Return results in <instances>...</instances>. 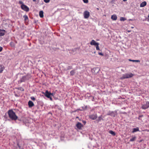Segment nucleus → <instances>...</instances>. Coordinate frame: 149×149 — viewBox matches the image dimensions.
I'll return each mask as SVG.
<instances>
[{
	"mask_svg": "<svg viewBox=\"0 0 149 149\" xmlns=\"http://www.w3.org/2000/svg\"><path fill=\"white\" fill-rule=\"evenodd\" d=\"M102 118L101 116H100L98 118V119H97V120L98 121H100Z\"/></svg>",
	"mask_w": 149,
	"mask_h": 149,
	"instance_id": "c756f323",
	"label": "nucleus"
},
{
	"mask_svg": "<svg viewBox=\"0 0 149 149\" xmlns=\"http://www.w3.org/2000/svg\"><path fill=\"white\" fill-rule=\"evenodd\" d=\"M97 116L96 114L91 115L89 116V118L93 120H95L97 118Z\"/></svg>",
	"mask_w": 149,
	"mask_h": 149,
	"instance_id": "1a4fd4ad",
	"label": "nucleus"
},
{
	"mask_svg": "<svg viewBox=\"0 0 149 149\" xmlns=\"http://www.w3.org/2000/svg\"><path fill=\"white\" fill-rule=\"evenodd\" d=\"M72 68V66H68L67 68V70H69L71 69Z\"/></svg>",
	"mask_w": 149,
	"mask_h": 149,
	"instance_id": "c85d7f7f",
	"label": "nucleus"
},
{
	"mask_svg": "<svg viewBox=\"0 0 149 149\" xmlns=\"http://www.w3.org/2000/svg\"><path fill=\"white\" fill-rule=\"evenodd\" d=\"M146 2L144 1L141 3L140 4V7H143L146 5Z\"/></svg>",
	"mask_w": 149,
	"mask_h": 149,
	"instance_id": "2eb2a0df",
	"label": "nucleus"
},
{
	"mask_svg": "<svg viewBox=\"0 0 149 149\" xmlns=\"http://www.w3.org/2000/svg\"><path fill=\"white\" fill-rule=\"evenodd\" d=\"M33 2H35L36 1V0H33Z\"/></svg>",
	"mask_w": 149,
	"mask_h": 149,
	"instance_id": "a18cd8bd",
	"label": "nucleus"
},
{
	"mask_svg": "<svg viewBox=\"0 0 149 149\" xmlns=\"http://www.w3.org/2000/svg\"><path fill=\"white\" fill-rule=\"evenodd\" d=\"M23 17L24 18V20L25 21H26L28 19V17L27 15H25L23 16Z\"/></svg>",
	"mask_w": 149,
	"mask_h": 149,
	"instance_id": "5701e85b",
	"label": "nucleus"
},
{
	"mask_svg": "<svg viewBox=\"0 0 149 149\" xmlns=\"http://www.w3.org/2000/svg\"><path fill=\"white\" fill-rule=\"evenodd\" d=\"M116 113V111H109L107 113V115L110 116H112L115 117Z\"/></svg>",
	"mask_w": 149,
	"mask_h": 149,
	"instance_id": "423d86ee",
	"label": "nucleus"
},
{
	"mask_svg": "<svg viewBox=\"0 0 149 149\" xmlns=\"http://www.w3.org/2000/svg\"><path fill=\"white\" fill-rule=\"evenodd\" d=\"M84 17L85 19L88 18L90 15L89 13L87 11H85L84 13Z\"/></svg>",
	"mask_w": 149,
	"mask_h": 149,
	"instance_id": "6e6552de",
	"label": "nucleus"
},
{
	"mask_svg": "<svg viewBox=\"0 0 149 149\" xmlns=\"http://www.w3.org/2000/svg\"><path fill=\"white\" fill-rule=\"evenodd\" d=\"M43 94L45 96L48 98H50V97L51 96V93L50 92H49L47 90L46 91L45 93H43Z\"/></svg>",
	"mask_w": 149,
	"mask_h": 149,
	"instance_id": "0eeeda50",
	"label": "nucleus"
},
{
	"mask_svg": "<svg viewBox=\"0 0 149 149\" xmlns=\"http://www.w3.org/2000/svg\"><path fill=\"white\" fill-rule=\"evenodd\" d=\"M90 44L92 45L96 46V45H99V44L98 42H97L96 41L93 40H92L90 43Z\"/></svg>",
	"mask_w": 149,
	"mask_h": 149,
	"instance_id": "9b49d317",
	"label": "nucleus"
},
{
	"mask_svg": "<svg viewBox=\"0 0 149 149\" xmlns=\"http://www.w3.org/2000/svg\"><path fill=\"white\" fill-rule=\"evenodd\" d=\"M10 45L11 47H14V44L13 42H11L10 43Z\"/></svg>",
	"mask_w": 149,
	"mask_h": 149,
	"instance_id": "bb28decb",
	"label": "nucleus"
},
{
	"mask_svg": "<svg viewBox=\"0 0 149 149\" xmlns=\"http://www.w3.org/2000/svg\"><path fill=\"white\" fill-rule=\"evenodd\" d=\"M19 3L20 4H22H22H24L23 3V2L21 1H19Z\"/></svg>",
	"mask_w": 149,
	"mask_h": 149,
	"instance_id": "4c0bfd02",
	"label": "nucleus"
},
{
	"mask_svg": "<svg viewBox=\"0 0 149 149\" xmlns=\"http://www.w3.org/2000/svg\"><path fill=\"white\" fill-rule=\"evenodd\" d=\"M83 1L85 3H87L88 2V0H83Z\"/></svg>",
	"mask_w": 149,
	"mask_h": 149,
	"instance_id": "f704fd0d",
	"label": "nucleus"
},
{
	"mask_svg": "<svg viewBox=\"0 0 149 149\" xmlns=\"http://www.w3.org/2000/svg\"><path fill=\"white\" fill-rule=\"evenodd\" d=\"M29 79V77L28 75L24 76L20 80V82L21 83L22 82H24L26 80Z\"/></svg>",
	"mask_w": 149,
	"mask_h": 149,
	"instance_id": "39448f33",
	"label": "nucleus"
},
{
	"mask_svg": "<svg viewBox=\"0 0 149 149\" xmlns=\"http://www.w3.org/2000/svg\"><path fill=\"white\" fill-rule=\"evenodd\" d=\"M92 101H94V97L93 96H92Z\"/></svg>",
	"mask_w": 149,
	"mask_h": 149,
	"instance_id": "37998d69",
	"label": "nucleus"
},
{
	"mask_svg": "<svg viewBox=\"0 0 149 149\" xmlns=\"http://www.w3.org/2000/svg\"><path fill=\"white\" fill-rule=\"evenodd\" d=\"M111 19L113 20H115L117 19V17L116 15H113L111 16Z\"/></svg>",
	"mask_w": 149,
	"mask_h": 149,
	"instance_id": "dca6fc26",
	"label": "nucleus"
},
{
	"mask_svg": "<svg viewBox=\"0 0 149 149\" xmlns=\"http://www.w3.org/2000/svg\"><path fill=\"white\" fill-rule=\"evenodd\" d=\"M44 1L45 3H47L50 1V0H44Z\"/></svg>",
	"mask_w": 149,
	"mask_h": 149,
	"instance_id": "c9c22d12",
	"label": "nucleus"
},
{
	"mask_svg": "<svg viewBox=\"0 0 149 149\" xmlns=\"http://www.w3.org/2000/svg\"><path fill=\"white\" fill-rule=\"evenodd\" d=\"M54 95V93H51V96H53Z\"/></svg>",
	"mask_w": 149,
	"mask_h": 149,
	"instance_id": "a19ab883",
	"label": "nucleus"
},
{
	"mask_svg": "<svg viewBox=\"0 0 149 149\" xmlns=\"http://www.w3.org/2000/svg\"><path fill=\"white\" fill-rule=\"evenodd\" d=\"M128 60L130 61H132L133 62H140V61L139 60H133L131 59H129Z\"/></svg>",
	"mask_w": 149,
	"mask_h": 149,
	"instance_id": "412c9836",
	"label": "nucleus"
},
{
	"mask_svg": "<svg viewBox=\"0 0 149 149\" xmlns=\"http://www.w3.org/2000/svg\"><path fill=\"white\" fill-rule=\"evenodd\" d=\"M28 104L30 107H32L34 105L33 102L31 101H29L28 102Z\"/></svg>",
	"mask_w": 149,
	"mask_h": 149,
	"instance_id": "ddd939ff",
	"label": "nucleus"
},
{
	"mask_svg": "<svg viewBox=\"0 0 149 149\" xmlns=\"http://www.w3.org/2000/svg\"><path fill=\"white\" fill-rule=\"evenodd\" d=\"M131 28H134V27H131Z\"/></svg>",
	"mask_w": 149,
	"mask_h": 149,
	"instance_id": "3c124183",
	"label": "nucleus"
},
{
	"mask_svg": "<svg viewBox=\"0 0 149 149\" xmlns=\"http://www.w3.org/2000/svg\"><path fill=\"white\" fill-rule=\"evenodd\" d=\"M39 15L40 17L41 18H42L43 17V11H40L39 12Z\"/></svg>",
	"mask_w": 149,
	"mask_h": 149,
	"instance_id": "f3484780",
	"label": "nucleus"
},
{
	"mask_svg": "<svg viewBox=\"0 0 149 149\" xmlns=\"http://www.w3.org/2000/svg\"><path fill=\"white\" fill-rule=\"evenodd\" d=\"M109 133L111 134L113 136H115L116 135L115 133L112 130H110L109 131Z\"/></svg>",
	"mask_w": 149,
	"mask_h": 149,
	"instance_id": "6ab92c4d",
	"label": "nucleus"
},
{
	"mask_svg": "<svg viewBox=\"0 0 149 149\" xmlns=\"http://www.w3.org/2000/svg\"><path fill=\"white\" fill-rule=\"evenodd\" d=\"M76 126L78 129L81 130L83 125L80 123L78 122L76 125Z\"/></svg>",
	"mask_w": 149,
	"mask_h": 149,
	"instance_id": "9d476101",
	"label": "nucleus"
},
{
	"mask_svg": "<svg viewBox=\"0 0 149 149\" xmlns=\"http://www.w3.org/2000/svg\"><path fill=\"white\" fill-rule=\"evenodd\" d=\"M98 54L100 55L103 56L104 55L102 53V52H98Z\"/></svg>",
	"mask_w": 149,
	"mask_h": 149,
	"instance_id": "e433bc0d",
	"label": "nucleus"
},
{
	"mask_svg": "<svg viewBox=\"0 0 149 149\" xmlns=\"http://www.w3.org/2000/svg\"><path fill=\"white\" fill-rule=\"evenodd\" d=\"M149 107V102L146 101V104H142L141 108L143 109H148Z\"/></svg>",
	"mask_w": 149,
	"mask_h": 149,
	"instance_id": "7ed1b4c3",
	"label": "nucleus"
},
{
	"mask_svg": "<svg viewBox=\"0 0 149 149\" xmlns=\"http://www.w3.org/2000/svg\"><path fill=\"white\" fill-rule=\"evenodd\" d=\"M86 95L87 97H92V95H91V94L89 93H87L86 94Z\"/></svg>",
	"mask_w": 149,
	"mask_h": 149,
	"instance_id": "b1692460",
	"label": "nucleus"
},
{
	"mask_svg": "<svg viewBox=\"0 0 149 149\" xmlns=\"http://www.w3.org/2000/svg\"><path fill=\"white\" fill-rule=\"evenodd\" d=\"M126 20V19L124 17H121L120 18V20L121 21H124Z\"/></svg>",
	"mask_w": 149,
	"mask_h": 149,
	"instance_id": "393cba45",
	"label": "nucleus"
},
{
	"mask_svg": "<svg viewBox=\"0 0 149 149\" xmlns=\"http://www.w3.org/2000/svg\"><path fill=\"white\" fill-rule=\"evenodd\" d=\"M143 115H141L139 116V117L138 118V119L139 120H141V118L143 117Z\"/></svg>",
	"mask_w": 149,
	"mask_h": 149,
	"instance_id": "473e14b6",
	"label": "nucleus"
},
{
	"mask_svg": "<svg viewBox=\"0 0 149 149\" xmlns=\"http://www.w3.org/2000/svg\"><path fill=\"white\" fill-rule=\"evenodd\" d=\"M2 49L3 48L2 47H0V52L2 51Z\"/></svg>",
	"mask_w": 149,
	"mask_h": 149,
	"instance_id": "ea45409f",
	"label": "nucleus"
},
{
	"mask_svg": "<svg viewBox=\"0 0 149 149\" xmlns=\"http://www.w3.org/2000/svg\"><path fill=\"white\" fill-rule=\"evenodd\" d=\"M17 89H18V90H20L21 91H23L24 90V89L22 87L18 88H17Z\"/></svg>",
	"mask_w": 149,
	"mask_h": 149,
	"instance_id": "cd10ccee",
	"label": "nucleus"
},
{
	"mask_svg": "<svg viewBox=\"0 0 149 149\" xmlns=\"http://www.w3.org/2000/svg\"><path fill=\"white\" fill-rule=\"evenodd\" d=\"M21 8L22 10L26 12H28L29 10V8L24 4H22L21 5Z\"/></svg>",
	"mask_w": 149,
	"mask_h": 149,
	"instance_id": "20e7f679",
	"label": "nucleus"
},
{
	"mask_svg": "<svg viewBox=\"0 0 149 149\" xmlns=\"http://www.w3.org/2000/svg\"><path fill=\"white\" fill-rule=\"evenodd\" d=\"M129 20V21H132V20H133V19H130Z\"/></svg>",
	"mask_w": 149,
	"mask_h": 149,
	"instance_id": "c03bdc74",
	"label": "nucleus"
},
{
	"mask_svg": "<svg viewBox=\"0 0 149 149\" xmlns=\"http://www.w3.org/2000/svg\"><path fill=\"white\" fill-rule=\"evenodd\" d=\"M96 49L97 50H99L100 48L99 47V45H96Z\"/></svg>",
	"mask_w": 149,
	"mask_h": 149,
	"instance_id": "2f4dec72",
	"label": "nucleus"
},
{
	"mask_svg": "<svg viewBox=\"0 0 149 149\" xmlns=\"http://www.w3.org/2000/svg\"><path fill=\"white\" fill-rule=\"evenodd\" d=\"M148 17H149V14L148 15Z\"/></svg>",
	"mask_w": 149,
	"mask_h": 149,
	"instance_id": "864d4df0",
	"label": "nucleus"
},
{
	"mask_svg": "<svg viewBox=\"0 0 149 149\" xmlns=\"http://www.w3.org/2000/svg\"><path fill=\"white\" fill-rule=\"evenodd\" d=\"M82 108L83 109L82 110H80L82 111L83 110H86L87 109V106H84V107H82Z\"/></svg>",
	"mask_w": 149,
	"mask_h": 149,
	"instance_id": "a878e982",
	"label": "nucleus"
},
{
	"mask_svg": "<svg viewBox=\"0 0 149 149\" xmlns=\"http://www.w3.org/2000/svg\"><path fill=\"white\" fill-rule=\"evenodd\" d=\"M82 122L84 125H85L86 123V121L85 120H82Z\"/></svg>",
	"mask_w": 149,
	"mask_h": 149,
	"instance_id": "58836bf2",
	"label": "nucleus"
},
{
	"mask_svg": "<svg viewBox=\"0 0 149 149\" xmlns=\"http://www.w3.org/2000/svg\"><path fill=\"white\" fill-rule=\"evenodd\" d=\"M127 32H130V31H127Z\"/></svg>",
	"mask_w": 149,
	"mask_h": 149,
	"instance_id": "49530a36",
	"label": "nucleus"
},
{
	"mask_svg": "<svg viewBox=\"0 0 149 149\" xmlns=\"http://www.w3.org/2000/svg\"><path fill=\"white\" fill-rule=\"evenodd\" d=\"M136 139V136H133L132 138H131L130 140V142H133L135 141Z\"/></svg>",
	"mask_w": 149,
	"mask_h": 149,
	"instance_id": "a211bd4d",
	"label": "nucleus"
},
{
	"mask_svg": "<svg viewBox=\"0 0 149 149\" xmlns=\"http://www.w3.org/2000/svg\"><path fill=\"white\" fill-rule=\"evenodd\" d=\"M133 75V74L132 73H130L129 74L127 73L125 74H123L122 75V76L121 78V79H125L131 78L132 77Z\"/></svg>",
	"mask_w": 149,
	"mask_h": 149,
	"instance_id": "f03ea898",
	"label": "nucleus"
},
{
	"mask_svg": "<svg viewBox=\"0 0 149 149\" xmlns=\"http://www.w3.org/2000/svg\"><path fill=\"white\" fill-rule=\"evenodd\" d=\"M123 1H127V0H123Z\"/></svg>",
	"mask_w": 149,
	"mask_h": 149,
	"instance_id": "de8ad7c7",
	"label": "nucleus"
},
{
	"mask_svg": "<svg viewBox=\"0 0 149 149\" xmlns=\"http://www.w3.org/2000/svg\"><path fill=\"white\" fill-rule=\"evenodd\" d=\"M9 117L12 120H16L18 119V116L12 109L9 110L8 111Z\"/></svg>",
	"mask_w": 149,
	"mask_h": 149,
	"instance_id": "f257e3e1",
	"label": "nucleus"
},
{
	"mask_svg": "<svg viewBox=\"0 0 149 149\" xmlns=\"http://www.w3.org/2000/svg\"><path fill=\"white\" fill-rule=\"evenodd\" d=\"M75 74V70H72L70 72V75L71 76H73Z\"/></svg>",
	"mask_w": 149,
	"mask_h": 149,
	"instance_id": "aec40b11",
	"label": "nucleus"
},
{
	"mask_svg": "<svg viewBox=\"0 0 149 149\" xmlns=\"http://www.w3.org/2000/svg\"><path fill=\"white\" fill-rule=\"evenodd\" d=\"M49 98L50 99V100H51V101H52V99L51 97V96L50 97V98Z\"/></svg>",
	"mask_w": 149,
	"mask_h": 149,
	"instance_id": "79ce46f5",
	"label": "nucleus"
},
{
	"mask_svg": "<svg viewBox=\"0 0 149 149\" xmlns=\"http://www.w3.org/2000/svg\"><path fill=\"white\" fill-rule=\"evenodd\" d=\"M3 66L2 65H0V72H1L3 71Z\"/></svg>",
	"mask_w": 149,
	"mask_h": 149,
	"instance_id": "4be33fe9",
	"label": "nucleus"
},
{
	"mask_svg": "<svg viewBox=\"0 0 149 149\" xmlns=\"http://www.w3.org/2000/svg\"><path fill=\"white\" fill-rule=\"evenodd\" d=\"M18 120L19 121H21V120L20 119H18Z\"/></svg>",
	"mask_w": 149,
	"mask_h": 149,
	"instance_id": "8fccbe9b",
	"label": "nucleus"
},
{
	"mask_svg": "<svg viewBox=\"0 0 149 149\" xmlns=\"http://www.w3.org/2000/svg\"><path fill=\"white\" fill-rule=\"evenodd\" d=\"M140 131L138 127H136V128H134L133 129V130L132 131V133H134L135 132Z\"/></svg>",
	"mask_w": 149,
	"mask_h": 149,
	"instance_id": "4468645a",
	"label": "nucleus"
},
{
	"mask_svg": "<svg viewBox=\"0 0 149 149\" xmlns=\"http://www.w3.org/2000/svg\"><path fill=\"white\" fill-rule=\"evenodd\" d=\"M31 99L33 100V101H34L36 100V99L33 96H32L31 97Z\"/></svg>",
	"mask_w": 149,
	"mask_h": 149,
	"instance_id": "7c9ffc66",
	"label": "nucleus"
},
{
	"mask_svg": "<svg viewBox=\"0 0 149 149\" xmlns=\"http://www.w3.org/2000/svg\"><path fill=\"white\" fill-rule=\"evenodd\" d=\"M142 141V140H140V142H141V141Z\"/></svg>",
	"mask_w": 149,
	"mask_h": 149,
	"instance_id": "603ef678",
	"label": "nucleus"
},
{
	"mask_svg": "<svg viewBox=\"0 0 149 149\" xmlns=\"http://www.w3.org/2000/svg\"><path fill=\"white\" fill-rule=\"evenodd\" d=\"M17 145L19 149H22L21 147L20 146L18 142L17 143Z\"/></svg>",
	"mask_w": 149,
	"mask_h": 149,
	"instance_id": "72a5a7b5",
	"label": "nucleus"
},
{
	"mask_svg": "<svg viewBox=\"0 0 149 149\" xmlns=\"http://www.w3.org/2000/svg\"><path fill=\"white\" fill-rule=\"evenodd\" d=\"M93 53H94V54H95V53H96V52H93Z\"/></svg>",
	"mask_w": 149,
	"mask_h": 149,
	"instance_id": "09e8293b",
	"label": "nucleus"
},
{
	"mask_svg": "<svg viewBox=\"0 0 149 149\" xmlns=\"http://www.w3.org/2000/svg\"><path fill=\"white\" fill-rule=\"evenodd\" d=\"M6 32V31L4 30L0 29V36H3Z\"/></svg>",
	"mask_w": 149,
	"mask_h": 149,
	"instance_id": "f8f14e48",
	"label": "nucleus"
}]
</instances>
